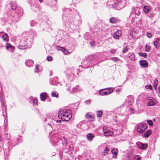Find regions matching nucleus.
<instances>
[{"label": "nucleus", "mask_w": 160, "mask_h": 160, "mask_svg": "<svg viewBox=\"0 0 160 160\" xmlns=\"http://www.w3.org/2000/svg\"><path fill=\"white\" fill-rule=\"evenodd\" d=\"M31 32H30L23 34L22 37H24L20 41L19 44L18 46L19 49H26L28 48H30L31 47L32 38L34 35L32 34L31 35Z\"/></svg>", "instance_id": "1"}, {"label": "nucleus", "mask_w": 160, "mask_h": 160, "mask_svg": "<svg viewBox=\"0 0 160 160\" xmlns=\"http://www.w3.org/2000/svg\"><path fill=\"white\" fill-rule=\"evenodd\" d=\"M58 116L59 118L63 121H69L72 118L71 111L70 109H60L58 112Z\"/></svg>", "instance_id": "2"}, {"label": "nucleus", "mask_w": 160, "mask_h": 160, "mask_svg": "<svg viewBox=\"0 0 160 160\" xmlns=\"http://www.w3.org/2000/svg\"><path fill=\"white\" fill-rule=\"evenodd\" d=\"M147 124L146 123H139L137 125V130L140 133H142L147 128Z\"/></svg>", "instance_id": "3"}, {"label": "nucleus", "mask_w": 160, "mask_h": 160, "mask_svg": "<svg viewBox=\"0 0 160 160\" xmlns=\"http://www.w3.org/2000/svg\"><path fill=\"white\" fill-rule=\"evenodd\" d=\"M62 134V132H59L57 134L56 133L55 135V138H52L51 140V142H53L54 143L52 144L54 146H55L56 145V143H58L60 140V136Z\"/></svg>", "instance_id": "4"}, {"label": "nucleus", "mask_w": 160, "mask_h": 160, "mask_svg": "<svg viewBox=\"0 0 160 160\" xmlns=\"http://www.w3.org/2000/svg\"><path fill=\"white\" fill-rule=\"evenodd\" d=\"M138 148L142 150H145L148 147V144L147 143H142V142H139L138 145Z\"/></svg>", "instance_id": "5"}, {"label": "nucleus", "mask_w": 160, "mask_h": 160, "mask_svg": "<svg viewBox=\"0 0 160 160\" xmlns=\"http://www.w3.org/2000/svg\"><path fill=\"white\" fill-rule=\"evenodd\" d=\"M139 63L142 68L147 67L148 65V62L145 60L139 61Z\"/></svg>", "instance_id": "6"}, {"label": "nucleus", "mask_w": 160, "mask_h": 160, "mask_svg": "<svg viewBox=\"0 0 160 160\" xmlns=\"http://www.w3.org/2000/svg\"><path fill=\"white\" fill-rule=\"evenodd\" d=\"M79 86L78 85H77L75 86V87H73L72 90H71V89L70 87H69L67 88V90L68 91H70L71 92V93H72V92H76L78 91H80V90L79 89Z\"/></svg>", "instance_id": "7"}, {"label": "nucleus", "mask_w": 160, "mask_h": 160, "mask_svg": "<svg viewBox=\"0 0 160 160\" xmlns=\"http://www.w3.org/2000/svg\"><path fill=\"white\" fill-rule=\"evenodd\" d=\"M58 78L55 77L53 78H51L50 80V83L51 85H57V82Z\"/></svg>", "instance_id": "8"}, {"label": "nucleus", "mask_w": 160, "mask_h": 160, "mask_svg": "<svg viewBox=\"0 0 160 160\" xmlns=\"http://www.w3.org/2000/svg\"><path fill=\"white\" fill-rule=\"evenodd\" d=\"M9 4L11 6V8L13 10L16 9L17 5L15 1H12L9 3Z\"/></svg>", "instance_id": "9"}, {"label": "nucleus", "mask_w": 160, "mask_h": 160, "mask_svg": "<svg viewBox=\"0 0 160 160\" xmlns=\"http://www.w3.org/2000/svg\"><path fill=\"white\" fill-rule=\"evenodd\" d=\"M108 89V88H104L102 90H101L99 92L100 95L102 96L106 95L108 94V91H105V90Z\"/></svg>", "instance_id": "10"}, {"label": "nucleus", "mask_w": 160, "mask_h": 160, "mask_svg": "<svg viewBox=\"0 0 160 160\" xmlns=\"http://www.w3.org/2000/svg\"><path fill=\"white\" fill-rule=\"evenodd\" d=\"M33 61L31 60H27L25 62L26 65L28 67H30L32 65H33Z\"/></svg>", "instance_id": "11"}, {"label": "nucleus", "mask_w": 160, "mask_h": 160, "mask_svg": "<svg viewBox=\"0 0 160 160\" xmlns=\"http://www.w3.org/2000/svg\"><path fill=\"white\" fill-rule=\"evenodd\" d=\"M159 39L158 38H155L154 41V45L155 48H158L159 47V43L158 42Z\"/></svg>", "instance_id": "12"}, {"label": "nucleus", "mask_w": 160, "mask_h": 160, "mask_svg": "<svg viewBox=\"0 0 160 160\" xmlns=\"http://www.w3.org/2000/svg\"><path fill=\"white\" fill-rule=\"evenodd\" d=\"M2 38L3 41L8 42L9 40V36L6 33L2 35Z\"/></svg>", "instance_id": "13"}, {"label": "nucleus", "mask_w": 160, "mask_h": 160, "mask_svg": "<svg viewBox=\"0 0 160 160\" xmlns=\"http://www.w3.org/2000/svg\"><path fill=\"white\" fill-rule=\"evenodd\" d=\"M14 47L11 45L10 43H6V49L8 50H10L11 51L14 49Z\"/></svg>", "instance_id": "14"}, {"label": "nucleus", "mask_w": 160, "mask_h": 160, "mask_svg": "<svg viewBox=\"0 0 160 160\" xmlns=\"http://www.w3.org/2000/svg\"><path fill=\"white\" fill-rule=\"evenodd\" d=\"M46 93L44 92H42L40 95V98L41 100L42 101H44L46 100Z\"/></svg>", "instance_id": "15"}, {"label": "nucleus", "mask_w": 160, "mask_h": 160, "mask_svg": "<svg viewBox=\"0 0 160 160\" xmlns=\"http://www.w3.org/2000/svg\"><path fill=\"white\" fill-rule=\"evenodd\" d=\"M113 134V132L109 130H107V131H106L104 133V135L107 137L111 136Z\"/></svg>", "instance_id": "16"}, {"label": "nucleus", "mask_w": 160, "mask_h": 160, "mask_svg": "<svg viewBox=\"0 0 160 160\" xmlns=\"http://www.w3.org/2000/svg\"><path fill=\"white\" fill-rule=\"evenodd\" d=\"M150 9V7L145 6L144 7L143 10L145 13L148 14L149 12Z\"/></svg>", "instance_id": "17"}, {"label": "nucleus", "mask_w": 160, "mask_h": 160, "mask_svg": "<svg viewBox=\"0 0 160 160\" xmlns=\"http://www.w3.org/2000/svg\"><path fill=\"white\" fill-rule=\"evenodd\" d=\"M94 136L93 134L90 133H88L87 135V138L88 139L89 141H91L93 138Z\"/></svg>", "instance_id": "18"}, {"label": "nucleus", "mask_w": 160, "mask_h": 160, "mask_svg": "<svg viewBox=\"0 0 160 160\" xmlns=\"http://www.w3.org/2000/svg\"><path fill=\"white\" fill-rule=\"evenodd\" d=\"M109 20L110 22L112 23H115L117 22V19L114 17L110 18Z\"/></svg>", "instance_id": "19"}, {"label": "nucleus", "mask_w": 160, "mask_h": 160, "mask_svg": "<svg viewBox=\"0 0 160 160\" xmlns=\"http://www.w3.org/2000/svg\"><path fill=\"white\" fill-rule=\"evenodd\" d=\"M82 125L86 126H87V125L86 124L83 123L82 122H81L78 124L76 126V127L77 128H78L82 129Z\"/></svg>", "instance_id": "20"}, {"label": "nucleus", "mask_w": 160, "mask_h": 160, "mask_svg": "<svg viewBox=\"0 0 160 160\" xmlns=\"http://www.w3.org/2000/svg\"><path fill=\"white\" fill-rule=\"evenodd\" d=\"M109 150V149H108V147H107L105 148L104 150V151L103 152L102 154V156H105L108 154V151Z\"/></svg>", "instance_id": "21"}, {"label": "nucleus", "mask_w": 160, "mask_h": 160, "mask_svg": "<svg viewBox=\"0 0 160 160\" xmlns=\"http://www.w3.org/2000/svg\"><path fill=\"white\" fill-rule=\"evenodd\" d=\"M151 131L150 130L147 131L144 133V136L145 138H148L151 134Z\"/></svg>", "instance_id": "22"}, {"label": "nucleus", "mask_w": 160, "mask_h": 160, "mask_svg": "<svg viewBox=\"0 0 160 160\" xmlns=\"http://www.w3.org/2000/svg\"><path fill=\"white\" fill-rule=\"evenodd\" d=\"M158 80L156 79L154 81L153 84V88L155 90H157V86L158 84Z\"/></svg>", "instance_id": "23"}, {"label": "nucleus", "mask_w": 160, "mask_h": 160, "mask_svg": "<svg viewBox=\"0 0 160 160\" xmlns=\"http://www.w3.org/2000/svg\"><path fill=\"white\" fill-rule=\"evenodd\" d=\"M97 117L98 118H101L102 117L103 112L101 111H98L97 112Z\"/></svg>", "instance_id": "24"}, {"label": "nucleus", "mask_w": 160, "mask_h": 160, "mask_svg": "<svg viewBox=\"0 0 160 160\" xmlns=\"http://www.w3.org/2000/svg\"><path fill=\"white\" fill-rule=\"evenodd\" d=\"M138 54L140 56H142L144 58H146L147 57V54L146 53L140 52L138 53Z\"/></svg>", "instance_id": "25"}, {"label": "nucleus", "mask_w": 160, "mask_h": 160, "mask_svg": "<svg viewBox=\"0 0 160 160\" xmlns=\"http://www.w3.org/2000/svg\"><path fill=\"white\" fill-rule=\"evenodd\" d=\"M82 63L83 64V65H85L86 66V67L87 68H88L89 67V66H90L89 64L88 65V62H87V60H84L82 62Z\"/></svg>", "instance_id": "26"}, {"label": "nucleus", "mask_w": 160, "mask_h": 160, "mask_svg": "<svg viewBox=\"0 0 160 160\" xmlns=\"http://www.w3.org/2000/svg\"><path fill=\"white\" fill-rule=\"evenodd\" d=\"M129 58L132 61L135 60V55L134 54L132 53L129 56Z\"/></svg>", "instance_id": "27"}, {"label": "nucleus", "mask_w": 160, "mask_h": 160, "mask_svg": "<svg viewBox=\"0 0 160 160\" xmlns=\"http://www.w3.org/2000/svg\"><path fill=\"white\" fill-rule=\"evenodd\" d=\"M117 3H116V4L117 5H118V6H120V8H122L123 7V6H121L122 0H117Z\"/></svg>", "instance_id": "28"}, {"label": "nucleus", "mask_w": 160, "mask_h": 160, "mask_svg": "<svg viewBox=\"0 0 160 160\" xmlns=\"http://www.w3.org/2000/svg\"><path fill=\"white\" fill-rule=\"evenodd\" d=\"M109 59L116 62H118L119 61V59L117 57H112Z\"/></svg>", "instance_id": "29"}, {"label": "nucleus", "mask_w": 160, "mask_h": 160, "mask_svg": "<svg viewBox=\"0 0 160 160\" xmlns=\"http://www.w3.org/2000/svg\"><path fill=\"white\" fill-rule=\"evenodd\" d=\"M155 104V102L153 101H150L147 103V105L148 106H152Z\"/></svg>", "instance_id": "30"}, {"label": "nucleus", "mask_w": 160, "mask_h": 160, "mask_svg": "<svg viewBox=\"0 0 160 160\" xmlns=\"http://www.w3.org/2000/svg\"><path fill=\"white\" fill-rule=\"evenodd\" d=\"M52 96L53 97H57L58 96V93L55 91L52 92Z\"/></svg>", "instance_id": "31"}, {"label": "nucleus", "mask_w": 160, "mask_h": 160, "mask_svg": "<svg viewBox=\"0 0 160 160\" xmlns=\"http://www.w3.org/2000/svg\"><path fill=\"white\" fill-rule=\"evenodd\" d=\"M145 51L147 52H149L151 49L150 47L148 45H146L145 46Z\"/></svg>", "instance_id": "32"}, {"label": "nucleus", "mask_w": 160, "mask_h": 160, "mask_svg": "<svg viewBox=\"0 0 160 160\" xmlns=\"http://www.w3.org/2000/svg\"><path fill=\"white\" fill-rule=\"evenodd\" d=\"M111 152L112 153H113L115 156H116L117 154V149H113L111 150Z\"/></svg>", "instance_id": "33"}, {"label": "nucleus", "mask_w": 160, "mask_h": 160, "mask_svg": "<svg viewBox=\"0 0 160 160\" xmlns=\"http://www.w3.org/2000/svg\"><path fill=\"white\" fill-rule=\"evenodd\" d=\"M92 56H90L87 58L86 59V60H87V62H88V65L90 64V62L91 60L92 59Z\"/></svg>", "instance_id": "34"}, {"label": "nucleus", "mask_w": 160, "mask_h": 160, "mask_svg": "<svg viewBox=\"0 0 160 160\" xmlns=\"http://www.w3.org/2000/svg\"><path fill=\"white\" fill-rule=\"evenodd\" d=\"M119 32H120V35H118L117 34H115L113 35V37L114 38L116 39H118L119 38V36L121 35V32L120 31H119Z\"/></svg>", "instance_id": "35"}, {"label": "nucleus", "mask_w": 160, "mask_h": 160, "mask_svg": "<svg viewBox=\"0 0 160 160\" xmlns=\"http://www.w3.org/2000/svg\"><path fill=\"white\" fill-rule=\"evenodd\" d=\"M18 9H19L20 12H18V10L17 11V13L21 15L22 14V9L21 8H18Z\"/></svg>", "instance_id": "36"}, {"label": "nucleus", "mask_w": 160, "mask_h": 160, "mask_svg": "<svg viewBox=\"0 0 160 160\" xmlns=\"http://www.w3.org/2000/svg\"><path fill=\"white\" fill-rule=\"evenodd\" d=\"M108 89H107L108 91V94L112 93L113 91V89L112 88H108Z\"/></svg>", "instance_id": "37"}, {"label": "nucleus", "mask_w": 160, "mask_h": 160, "mask_svg": "<svg viewBox=\"0 0 160 160\" xmlns=\"http://www.w3.org/2000/svg\"><path fill=\"white\" fill-rule=\"evenodd\" d=\"M147 122L148 124L150 126H152L153 125V123L152 121L151 120H147Z\"/></svg>", "instance_id": "38"}, {"label": "nucleus", "mask_w": 160, "mask_h": 160, "mask_svg": "<svg viewBox=\"0 0 160 160\" xmlns=\"http://www.w3.org/2000/svg\"><path fill=\"white\" fill-rule=\"evenodd\" d=\"M30 23L31 26H33L36 24V22L34 20H32L31 21Z\"/></svg>", "instance_id": "39"}, {"label": "nucleus", "mask_w": 160, "mask_h": 160, "mask_svg": "<svg viewBox=\"0 0 160 160\" xmlns=\"http://www.w3.org/2000/svg\"><path fill=\"white\" fill-rule=\"evenodd\" d=\"M38 68H39L38 65H36V68L35 69V72L37 73V72H40V71L38 69Z\"/></svg>", "instance_id": "40"}, {"label": "nucleus", "mask_w": 160, "mask_h": 160, "mask_svg": "<svg viewBox=\"0 0 160 160\" xmlns=\"http://www.w3.org/2000/svg\"><path fill=\"white\" fill-rule=\"evenodd\" d=\"M145 88L146 89H149L150 90H152V86L151 85H147L146 86Z\"/></svg>", "instance_id": "41"}, {"label": "nucleus", "mask_w": 160, "mask_h": 160, "mask_svg": "<svg viewBox=\"0 0 160 160\" xmlns=\"http://www.w3.org/2000/svg\"><path fill=\"white\" fill-rule=\"evenodd\" d=\"M86 118H90L92 119V116L90 114H89L88 113L86 116Z\"/></svg>", "instance_id": "42"}, {"label": "nucleus", "mask_w": 160, "mask_h": 160, "mask_svg": "<svg viewBox=\"0 0 160 160\" xmlns=\"http://www.w3.org/2000/svg\"><path fill=\"white\" fill-rule=\"evenodd\" d=\"M61 51L63 52L65 54H66L67 53V51L64 48H62L61 50Z\"/></svg>", "instance_id": "43"}, {"label": "nucleus", "mask_w": 160, "mask_h": 160, "mask_svg": "<svg viewBox=\"0 0 160 160\" xmlns=\"http://www.w3.org/2000/svg\"><path fill=\"white\" fill-rule=\"evenodd\" d=\"M109 130L108 129V128L107 127L104 126L103 128V132L104 133L106 131H107V130Z\"/></svg>", "instance_id": "44"}, {"label": "nucleus", "mask_w": 160, "mask_h": 160, "mask_svg": "<svg viewBox=\"0 0 160 160\" xmlns=\"http://www.w3.org/2000/svg\"><path fill=\"white\" fill-rule=\"evenodd\" d=\"M146 35L149 38H150L152 37V35L151 33L149 32H147Z\"/></svg>", "instance_id": "45"}, {"label": "nucleus", "mask_w": 160, "mask_h": 160, "mask_svg": "<svg viewBox=\"0 0 160 160\" xmlns=\"http://www.w3.org/2000/svg\"><path fill=\"white\" fill-rule=\"evenodd\" d=\"M47 59L48 61H51L52 59V56H48L47 58Z\"/></svg>", "instance_id": "46"}, {"label": "nucleus", "mask_w": 160, "mask_h": 160, "mask_svg": "<svg viewBox=\"0 0 160 160\" xmlns=\"http://www.w3.org/2000/svg\"><path fill=\"white\" fill-rule=\"evenodd\" d=\"M116 50L114 49H112L110 51V52L112 53H114L116 52Z\"/></svg>", "instance_id": "47"}, {"label": "nucleus", "mask_w": 160, "mask_h": 160, "mask_svg": "<svg viewBox=\"0 0 160 160\" xmlns=\"http://www.w3.org/2000/svg\"><path fill=\"white\" fill-rule=\"evenodd\" d=\"M63 47H61L59 46H57L56 48L58 50L61 51V50Z\"/></svg>", "instance_id": "48"}, {"label": "nucleus", "mask_w": 160, "mask_h": 160, "mask_svg": "<svg viewBox=\"0 0 160 160\" xmlns=\"http://www.w3.org/2000/svg\"><path fill=\"white\" fill-rule=\"evenodd\" d=\"M33 103L34 104H38V101L37 99H34L33 100Z\"/></svg>", "instance_id": "49"}, {"label": "nucleus", "mask_w": 160, "mask_h": 160, "mask_svg": "<svg viewBox=\"0 0 160 160\" xmlns=\"http://www.w3.org/2000/svg\"><path fill=\"white\" fill-rule=\"evenodd\" d=\"M128 48L127 47H126L124 49L123 52L124 53H125L128 51Z\"/></svg>", "instance_id": "50"}, {"label": "nucleus", "mask_w": 160, "mask_h": 160, "mask_svg": "<svg viewBox=\"0 0 160 160\" xmlns=\"http://www.w3.org/2000/svg\"><path fill=\"white\" fill-rule=\"evenodd\" d=\"M135 158L137 160H141L140 158V157H139L138 156H136V157Z\"/></svg>", "instance_id": "51"}, {"label": "nucleus", "mask_w": 160, "mask_h": 160, "mask_svg": "<svg viewBox=\"0 0 160 160\" xmlns=\"http://www.w3.org/2000/svg\"><path fill=\"white\" fill-rule=\"evenodd\" d=\"M128 104L130 105H131L132 104V101L130 100L128 101Z\"/></svg>", "instance_id": "52"}, {"label": "nucleus", "mask_w": 160, "mask_h": 160, "mask_svg": "<svg viewBox=\"0 0 160 160\" xmlns=\"http://www.w3.org/2000/svg\"><path fill=\"white\" fill-rule=\"evenodd\" d=\"M94 43H95V42L94 41H92L91 42H90V45L92 46V45H94Z\"/></svg>", "instance_id": "53"}, {"label": "nucleus", "mask_w": 160, "mask_h": 160, "mask_svg": "<svg viewBox=\"0 0 160 160\" xmlns=\"http://www.w3.org/2000/svg\"><path fill=\"white\" fill-rule=\"evenodd\" d=\"M90 102V100H87L85 102V103L86 104H89Z\"/></svg>", "instance_id": "54"}, {"label": "nucleus", "mask_w": 160, "mask_h": 160, "mask_svg": "<svg viewBox=\"0 0 160 160\" xmlns=\"http://www.w3.org/2000/svg\"><path fill=\"white\" fill-rule=\"evenodd\" d=\"M121 91V89H117L116 90V92H119Z\"/></svg>", "instance_id": "55"}, {"label": "nucleus", "mask_w": 160, "mask_h": 160, "mask_svg": "<svg viewBox=\"0 0 160 160\" xmlns=\"http://www.w3.org/2000/svg\"><path fill=\"white\" fill-rule=\"evenodd\" d=\"M57 121V122L59 123H60L61 122V120H58Z\"/></svg>", "instance_id": "56"}, {"label": "nucleus", "mask_w": 160, "mask_h": 160, "mask_svg": "<svg viewBox=\"0 0 160 160\" xmlns=\"http://www.w3.org/2000/svg\"><path fill=\"white\" fill-rule=\"evenodd\" d=\"M158 90L159 92L160 93V86L158 87Z\"/></svg>", "instance_id": "57"}, {"label": "nucleus", "mask_w": 160, "mask_h": 160, "mask_svg": "<svg viewBox=\"0 0 160 160\" xmlns=\"http://www.w3.org/2000/svg\"><path fill=\"white\" fill-rule=\"evenodd\" d=\"M63 138L64 139L65 141H66V144H67V139L65 138V137H63Z\"/></svg>", "instance_id": "58"}, {"label": "nucleus", "mask_w": 160, "mask_h": 160, "mask_svg": "<svg viewBox=\"0 0 160 160\" xmlns=\"http://www.w3.org/2000/svg\"><path fill=\"white\" fill-rule=\"evenodd\" d=\"M0 100H1V102H2V101L3 100V98H2L0 97Z\"/></svg>", "instance_id": "59"}, {"label": "nucleus", "mask_w": 160, "mask_h": 160, "mask_svg": "<svg viewBox=\"0 0 160 160\" xmlns=\"http://www.w3.org/2000/svg\"><path fill=\"white\" fill-rule=\"evenodd\" d=\"M40 2H42V0H38Z\"/></svg>", "instance_id": "60"}, {"label": "nucleus", "mask_w": 160, "mask_h": 160, "mask_svg": "<svg viewBox=\"0 0 160 160\" xmlns=\"http://www.w3.org/2000/svg\"><path fill=\"white\" fill-rule=\"evenodd\" d=\"M51 75H52V71H51Z\"/></svg>", "instance_id": "61"}, {"label": "nucleus", "mask_w": 160, "mask_h": 160, "mask_svg": "<svg viewBox=\"0 0 160 160\" xmlns=\"http://www.w3.org/2000/svg\"><path fill=\"white\" fill-rule=\"evenodd\" d=\"M3 33V32H0V34Z\"/></svg>", "instance_id": "62"}, {"label": "nucleus", "mask_w": 160, "mask_h": 160, "mask_svg": "<svg viewBox=\"0 0 160 160\" xmlns=\"http://www.w3.org/2000/svg\"><path fill=\"white\" fill-rule=\"evenodd\" d=\"M46 118H45V121H46Z\"/></svg>", "instance_id": "63"}, {"label": "nucleus", "mask_w": 160, "mask_h": 160, "mask_svg": "<svg viewBox=\"0 0 160 160\" xmlns=\"http://www.w3.org/2000/svg\"><path fill=\"white\" fill-rule=\"evenodd\" d=\"M54 0L55 1H57V0Z\"/></svg>", "instance_id": "64"}]
</instances>
